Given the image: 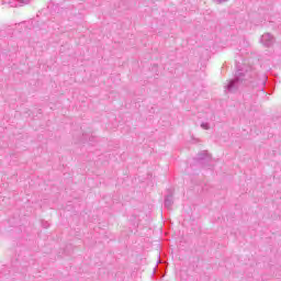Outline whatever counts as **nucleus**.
I'll return each instance as SVG.
<instances>
[{"label":"nucleus","mask_w":281,"mask_h":281,"mask_svg":"<svg viewBox=\"0 0 281 281\" xmlns=\"http://www.w3.org/2000/svg\"><path fill=\"white\" fill-rule=\"evenodd\" d=\"M260 42L262 43V45H265V47H271L273 43H276V38L273 37V35H271V33H265L261 36Z\"/></svg>","instance_id":"obj_3"},{"label":"nucleus","mask_w":281,"mask_h":281,"mask_svg":"<svg viewBox=\"0 0 281 281\" xmlns=\"http://www.w3.org/2000/svg\"><path fill=\"white\" fill-rule=\"evenodd\" d=\"M196 164L202 166V168H212V155L207 154V151H201L195 157Z\"/></svg>","instance_id":"obj_2"},{"label":"nucleus","mask_w":281,"mask_h":281,"mask_svg":"<svg viewBox=\"0 0 281 281\" xmlns=\"http://www.w3.org/2000/svg\"><path fill=\"white\" fill-rule=\"evenodd\" d=\"M201 128H204V131H210V123H202Z\"/></svg>","instance_id":"obj_5"},{"label":"nucleus","mask_w":281,"mask_h":281,"mask_svg":"<svg viewBox=\"0 0 281 281\" xmlns=\"http://www.w3.org/2000/svg\"><path fill=\"white\" fill-rule=\"evenodd\" d=\"M20 3H30V0H18Z\"/></svg>","instance_id":"obj_6"},{"label":"nucleus","mask_w":281,"mask_h":281,"mask_svg":"<svg viewBox=\"0 0 281 281\" xmlns=\"http://www.w3.org/2000/svg\"><path fill=\"white\" fill-rule=\"evenodd\" d=\"M168 192L169 194L165 196V207H167V210H170L175 204V200L172 198V192H170V190H168Z\"/></svg>","instance_id":"obj_4"},{"label":"nucleus","mask_w":281,"mask_h":281,"mask_svg":"<svg viewBox=\"0 0 281 281\" xmlns=\"http://www.w3.org/2000/svg\"><path fill=\"white\" fill-rule=\"evenodd\" d=\"M218 1V3H225V1H227V0H217Z\"/></svg>","instance_id":"obj_7"},{"label":"nucleus","mask_w":281,"mask_h":281,"mask_svg":"<svg viewBox=\"0 0 281 281\" xmlns=\"http://www.w3.org/2000/svg\"><path fill=\"white\" fill-rule=\"evenodd\" d=\"M249 78H251V75L249 74V70H247V67H238L235 72V78L227 81L225 85L226 91H228V93H236L238 89H241V87H249V85L257 89V91H265L267 75H261V78L258 79L257 82L250 81Z\"/></svg>","instance_id":"obj_1"},{"label":"nucleus","mask_w":281,"mask_h":281,"mask_svg":"<svg viewBox=\"0 0 281 281\" xmlns=\"http://www.w3.org/2000/svg\"><path fill=\"white\" fill-rule=\"evenodd\" d=\"M71 14H72V16H76V15H77V13H76V12H71Z\"/></svg>","instance_id":"obj_8"}]
</instances>
